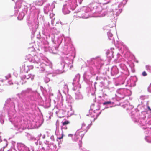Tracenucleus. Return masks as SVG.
Listing matches in <instances>:
<instances>
[{
	"instance_id": "obj_1",
	"label": "nucleus",
	"mask_w": 151,
	"mask_h": 151,
	"mask_svg": "<svg viewBox=\"0 0 151 151\" xmlns=\"http://www.w3.org/2000/svg\"><path fill=\"white\" fill-rule=\"evenodd\" d=\"M86 127L85 124H83L81 129H82L83 131H86Z\"/></svg>"
},
{
	"instance_id": "obj_2",
	"label": "nucleus",
	"mask_w": 151,
	"mask_h": 151,
	"mask_svg": "<svg viewBox=\"0 0 151 151\" xmlns=\"http://www.w3.org/2000/svg\"><path fill=\"white\" fill-rule=\"evenodd\" d=\"M70 123V122L68 121H65L63 122L62 124L63 125H67Z\"/></svg>"
},
{
	"instance_id": "obj_3",
	"label": "nucleus",
	"mask_w": 151,
	"mask_h": 151,
	"mask_svg": "<svg viewBox=\"0 0 151 151\" xmlns=\"http://www.w3.org/2000/svg\"><path fill=\"white\" fill-rule=\"evenodd\" d=\"M111 103V102L110 101H108L104 102L103 103V105H107L108 104H110Z\"/></svg>"
},
{
	"instance_id": "obj_4",
	"label": "nucleus",
	"mask_w": 151,
	"mask_h": 151,
	"mask_svg": "<svg viewBox=\"0 0 151 151\" xmlns=\"http://www.w3.org/2000/svg\"><path fill=\"white\" fill-rule=\"evenodd\" d=\"M142 74L143 76H145L147 75V74L145 71H144L142 73Z\"/></svg>"
},
{
	"instance_id": "obj_5",
	"label": "nucleus",
	"mask_w": 151,
	"mask_h": 151,
	"mask_svg": "<svg viewBox=\"0 0 151 151\" xmlns=\"http://www.w3.org/2000/svg\"><path fill=\"white\" fill-rule=\"evenodd\" d=\"M63 133H62V134L61 137H60L58 138V139L60 140V139H63Z\"/></svg>"
},
{
	"instance_id": "obj_6",
	"label": "nucleus",
	"mask_w": 151,
	"mask_h": 151,
	"mask_svg": "<svg viewBox=\"0 0 151 151\" xmlns=\"http://www.w3.org/2000/svg\"><path fill=\"white\" fill-rule=\"evenodd\" d=\"M63 133H62V134L61 137H60L58 138V139L60 140V139H63Z\"/></svg>"
},
{
	"instance_id": "obj_7",
	"label": "nucleus",
	"mask_w": 151,
	"mask_h": 151,
	"mask_svg": "<svg viewBox=\"0 0 151 151\" xmlns=\"http://www.w3.org/2000/svg\"><path fill=\"white\" fill-rule=\"evenodd\" d=\"M40 1L41 2V5H42V4H43V3H44V1L42 0H40Z\"/></svg>"
},
{
	"instance_id": "obj_8",
	"label": "nucleus",
	"mask_w": 151,
	"mask_h": 151,
	"mask_svg": "<svg viewBox=\"0 0 151 151\" xmlns=\"http://www.w3.org/2000/svg\"><path fill=\"white\" fill-rule=\"evenodd\" d=\"M148 108L149 110L150 111H151V109H150V108L149 107H148Z\"/></svg>"
},
{
	"instance_id": "obj_9",
	"label": "nucleus",
	"mask_w": 151,
	"mask_h": 151,
	"mask_svg": "<svg viewBox=\"0 0 151 151\" xmlns=\"http://www.w3.org/2000/svg\"><path fill=\"white\" fill-rule=\"evenodd\" d=\"M18 2H21V1L20 0H19L18 1Z\"/></svg>"
},
{
	"instance_id": "obj_10",
	"label": "nucleus",
	"mask_w": 151,
	"mask_h": 151,
	"mask_svg": "<svg viewBox=\"0 0 151 151\" xmlns=\"http://www.w3.org/2000/svg\"><path fill=\"white\" fill-rule=\"evenodd\" d=\"M147 67H150V66H146V67H147Z\"/></svg>"
},
{
	"instance_id": "obj_11",
	"label": "nucleus",
	"mask_w": 151,
	"mask_h": 151,
	"mask_svg": "<svg viewBox=\"0 0 151 151\" xmlns=\"http://www.w3.org/2000/svg\"><path fill=\"white\" fill-rule=\"evenodd\" d=\"M36 2L37 3H38L37 1H36Z\"/></svg>"
}]
</instances>
